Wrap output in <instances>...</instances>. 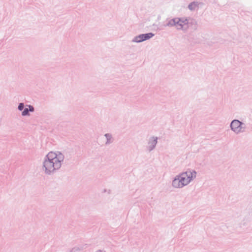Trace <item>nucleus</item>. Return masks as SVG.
Wrapping results in <instances>:
<instances>
[{"instance_id": "1", "label": "nucleus", "mask_w": 252, "mask_h": 252, "mask_svg": "<svg viewBox=\"0 0 252 252\" xmlns=\"http://www.w3.org/2000/svg\"><path fill=\"white\" fill-rule=\"evenodd\" d=\"M64 158V155L60 152H49L44 158L43 171L47 175L54 174L61 167Z\"/></svg>"}, {"instance_id": "15", "label": "nucleus", "mask_w": 252, "mask_h": 252, "mask_svg": "<svg viewBox=\"0 0 252 252\" xmlns=\"http://www.w3.org/2000/svg\"><path fill=\"white\" fill-rule=\"evenodd\" d=\"M103 192H107L108 194H110L111 193V190L110 189H104L103 190Z\"/></svg>"}, {"instance_id": "10", "label": "nucleus", "mask_w": 252, "mask_h": 252, "mask_svg": "<svg viewBox=\"0 0 252 252\" xmlns=\"http://www.w3.org/2000/svg\"><path fill=\"white\" fill-rule=\"evenodd\" d=\"M200 4H201V3L198 1H193L188 5V7L189 10L191 11H194L198 8Z\"/></svg>"}, {"instance_id": "11", "label": "nucleus", "mask_w": 252, "mask_h": 252, "mask_svg": "<svg viewBox=\"0 0 252 252\" xmlns=\"http://www.w3.org/2000/svg\"><path fill=\"white\" fill-rule=\"evenodd\" d=\"M104 136L106 140L105 143V144L106 145H109L114 142V139L111 133H106L104 135Z\"/></svg>"}, {"instance_id": "6", "label": "nucleus", "mask_w": 252, "mask_h": 252, "mask_svg": "<svg viewBox=\"0 0 252 252\" xmlns=\"http://www.w3.org/2000/svg\"><path fill=\"white\" fill-rule=\"evenodd\" d=\"M158 138L157 136L150 137L148 141L147 145L146 146V149L149 152H151L154 150L158 143Z\"/></svg>"}, {"instance_id": "4", "label": "nucleus", "mask_w": 252, "mask_h": 252, "mask_svg": "<svg viewBox=\"0 0 252 252\" xmlns=\"http://www.w3.org/2000/svg\"><path fill=\"white\" fill-rule=\"evenodd\" d=\"M177 30L184 32L188 31V17H177Z\"/></svg>"}, {"instance_id": "5", "label": "nucleus", "mask_w": 252, "mask_h": 252, "mask_svg": "<svg viewBox=\"0 0 252 252\" xmlns=\"http://www.w3.org/2000/svg\"><path fill=\"white\" fill-rule=\"evenodd\" d=\"M155 34L152 32L140 34L135 36L132 40V42L140 43L152 38Z\"/></svg>"}, {"instance_id": "2", "label": "nucleus", "mask_w": 252, "mask_h": 252, "mask_svg": "<svg viewBox=\"0 0 252 252\" xmlns=\"http://www.w3.org/2000/svg\"><path fill=\"white\" fill-rule=\"evenodd\" d=\"M196 174L194 170L189 169L175 176L172 181V186L175 189H182L194 179Z\"/></svg>"}, {"instance_id": "9", "label": "nucleus", "mask_w": 252, "mask_h": 252, "mask_svg": "<svg viewBox=\"0 0 252 252\" xmlns=\"http://www.w3.org/2000/svg\"><path fill=\"white\" fill-rule=\"evenodd\" d=\"M177 17L172 19H167V22L165 25V26L168 27H174L177 29Z\"/></svg>"}, {"instance_id": "8", "label": "nucleus", "mask_w": 252, "mask_h": 252, "mask_svg": "<svg viewBox=\"0 0 252 252\" xmlns=\"http://www.w3.org/2000/svg\"><path fill=\"white\" fill-rule=\"evenodd\" d=\"M26 106L28 107L29 108L26 107L24 109L21 114L22 116H30V112H33L34 111V108L33 106L27 105Z\"/></svg>"}, {"instance_id": "3", "label": "nucleus", "mask_w": 252, "mask_h": 252, "mask_svg": "<svg viewBox=\"0 0 252 252\" xmlns=\"http://www.w3.org/2000/svg\"><path fill=\"white\" fill-rule=\"evenodd\" d=\"M231 130L236 134L244 133L246 131V125L238 120L234 119L230 123Z\"/></svg>"}, {"instance_id": "7", "label": "nucleus", "mask_w": 252, "mask_h": 252, "mask_svg": "<svg viewBox=\"0 0 252 252\" xmlns=\"http://www.w3.org/2000/svg\"><path fill=\"white\" fill-rule=\"evenodd\" d=\"M198 22L197 20L193 18L188 17V30L189 28L195 31L198 28Z\"/></svg>"}, {"instance_id": "13", "label": "nucleus", "mask_w": 252, "mask_h": 252, "mask_svg": "<svg viewBox=\"0 0 252 252\" xmlns=\"http://www.w3.org/2000/svg\"><path fill=\"white\" fill-rule=\"evenodd\" d=\"M25 107V104L23 102H21L19 103L18 106V109L19 111H22L24 110Z\"/></svg>"}, {"instance_id": "14", "label": "nucleus", "mask_w": 252, "mask_h": 252, "mask_svg": "<svg viewBox=\"0 0 252 252\" xmlns=\"http://www.w3.org/2000/svg\"><path fill=\"white\" fill-rule=\"evenodd\" d=\"M81 250V249H80L78 247H75V248L72 249V252L80 251Z\"/></svg>"}, {"instance_id": "12", "label": "nucleus", "mask_w": 252, "mask_h": 252, "mask_svg": "<svg viewBox=\"0 0 252 252\" xmlns=\"http://www.w3.org/2000/svg\"><path fill=\"white\" fill-rule=\"evenodd\" d=\"M237 221L239 227L245 226L247 224V220L244 217H240L238 218Z\"/></svg>"}]
</instances>
